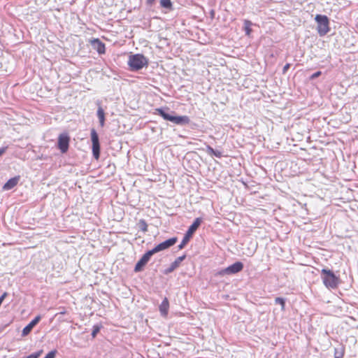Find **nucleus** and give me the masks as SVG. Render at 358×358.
I'll list each match as a JSON object with an SVG mask.
<instances>
[{"label": "nucleus", "instance_id": "f257e3e1", "mask_svg": "<svg viewBox=\"0 0 358 358\" xmlns=\"http://www.w3.org/2000/svg\"><path fill=\"white\" fill-rule=\"evenodd\" d=\"M169 110V108H156V114L160 115L162 117H163L164 120L170 121L178 125H186L188 124L190 122V119L187 115L183 116H178L175 115L174 112L171 111V113H169L167 111Z\"/></svg>", "mask_w": 358, "mask_h": 358}, {"label": "nucleus", "instance_id": "f03ea898", "mask_svg": "<svg viewBox=\"0 0 358 358\" xmlns=\"http://www.w3.org/2000/svg\"><path fill=\"white\" fill-rule=\"evenodd\" d=\"M127 64L131 71H138L144 67H148L149 60L142 54H131L129 56Z\"/></svg>", "mask_w": 358, "mask_h": 358}, {"label": "nucleus", "instance_id": "7ed1b4c3", "mask_svg": "<svg viewBox=\"0 0 358 358\" xmlns=\"http://www.w3.org/2000/svg\"><path fill=\"white\" fill-rule=\"evenodd\" d=\"M322 279L324 285L329 289H335L339 283V278L332 271L322 268L321 271Z\"/></svg>", "mask_w": 358, "mask_h": 358}, {"label": "nucleus", "instance_id": "20e7f679", "mask_svg": "<svg viewBox=\"0 0 358 358\" xmlns=\"http://www.w3.org/2000/svg\"><path fill=\"white\" fill-rule=\"evenodd\" d=\"M202 222V219L201 217H197L194 220V222L189 226L187 231H186L181 243L178 245V249L182 250L185 248V246L189 241L190 238L194 234V232L199 227L201 223Z\"/></svg>", "mask_w": 358, "mask_h": 358}, {"label": "nucleus", "instance_id": "39448f33", "mask_svg": "<svg viewBox=\"0 0 358 358\" xmlns=\"http://www.w3.org/2000/svg\"><path fill=\"white\" fill-rule=\"evenodd\" d=\"M317 23V30L320 36L326 35L329 31V21L327 15H317L315 17Z\"/></svg>", "mask_w": 358, "mask_h": 358}, {"label": "nucleus", "instance_id": "423d86ee", "mask_svg": "<svg viewBox=\"0 0 358 358\" xmlns=\"http://www.w3.org/2000/svg\"><path fill=\"white\" fill-rule=\"evenodd\" d=\"M91 141L92 143V153L95 159H98L100 156V143L97 132L94 129L91 130Z\"/></svg>", "mask_w": 358, "mask_h": 358}, {"label": "nucleus", "instance_id": "0eeeda50", "mask_svg": "<svg viewBox=\"0 0 358 358\" xmlns=\"http://www.w3.org/2000/svg\"><path fill=\"white\" fill-rule=\"evenodd\" d=\"M243 268V264L241 262H236L228 267L222 269L219 274L221 275L236 274Z\"/></svg>", "mask_w": 358, "mask_h": 358}, {"label": "nucleus", "instance_id": "6e6552de", "mask_svg": "<svg viewBox=\"0 0 358 358\" xmlns=\"http://www.w3.org/2000/svg\"><path fill=\"white\" fill-rule=\"evenodd\" d=\"M178 238L176 237L171 238L168 240H166L165 241L158 244L156 245L154 248L151 250V251L155 255V253H157L159 252H161L162 250H164L166 249L169 248L170 247L173 246L177 243Z\"/></svg>", "mask_w": 358, "mask_h": 358}, {"label": "nucleus", "instance_id": "1a4fd4ad", "mask_svg": "<svg viewBox=\"0 0 358 358\" xmlns=\"http://www.w3.org/2000/svg\"><path fill=\"white\" fill-rule=\"evenodd\" d=\"M153 252L150 250H148L146 252L142 257L138 260V262L136 263L134 271L135 272H139L141 271L143 268V267L147 264V263L150 261L151 257L153 255Z\"/></svg>", "mask_w": 358, "mask_h": 358}, {"label": "nucleus", "instance_id": "9d476101", "mask_svg": "<svg viewBox=\"0 0 358 358\" xmlns=\"http://www.w3.org/2000/svg\"><path fill=\"white\" fill-rule=\"evenodd\" d=\"M69 136L66 134H62L59 136L58 138V148L60 150L62 153L67 152L69 145Z\"/></svg>", "mask_w": 358, "mask_h": 358}, {"label": "nucleus", "instance_id": "9b49d317", "mask_svg": "<svg viewBox=\"0 0 358 358\" xmlns=\"http://www.w3.org/2000/svg\"><path fill=\"white\" fill-rule=\"evenodd\" d=\"M41 317L40 315L36 316L32 320L27 326L24 327L22 332V336H27L32 330V329L40 322Z\"/></svg>", "mask_w": 358, "mask_h": 358}, {"label": "nucleus", "instance_id": "f8f14e48", "mask_svg": "<svg viewBox=\"0 0 358 358\" xmlns=\"http://www.w3.org/2000/svg\"><path fill=\"white\" fill-rule=\"evenodd\" d=\"M185 255H182L176 258L175 261L171 264L170 266L166 269L165 273L168 274L173 272L180 266V263L185 259Z\"/></svg>", "mask_w": 358, "mask_h": 358}, {"label": "nucleus", "instance_id": "ddd939ff", "mask_svg": "<svg viewBox=\"0 0 358 358\" xmlns=\"http://www.w3.org/2000/svg\"><path fill=\"white\" fill-rule=\"evenodd\" d=\"M20 180V176H15L9 179L3 186V191H8L15 187Z\"/></svg>", "mask_w": 358, "mask_h": 358}, {"label": "nucleus", "instance_id": "4468645a", "mask_svg": "<svg viewBox=\"0 0 358 358\" xmlns=\"http://www.w3.org/2000/svg\"><path fill=\"white\" fill-rule=\"evenodd\" d=\"M169 309V302L168 299L166 297H165L159 306V310L161 313V315L166 317L168 315Z\"/></svg>", "mask_w": 358, "mask_h": 358}, {"label": "nucleus", "instance_id": "2eb2a0df", "mask_svg": "<svg viewBox=\"0 0 358 358\" xmlns=\"http://www.w3.org/2000/svg\"><path fill=\"white\" fill-rule=\"evenodd\" d=\"M92 45L96 50L99 54H103L106 51L105 44L99 38H94L92 41Z\"/></svg>", "mask_w": 358, "mask_h": 358}, {"label": "nucleus", "instance_id": "dca6fc26", "mask_svg": "<svg viewBox=\"0 0 358 358\" xmlns=\"http://www.w3.org/2000/svg\"><path fill=\"white\" fill-rule=\"evenodd\" d=\"M97 117L99 120V124L101 127L104 126L105 124V113L102 107L99 106L97 110Z\"/></svg>", "mask_w": 358, "mask_h": 358}, {"label": "nucleus", "instance_id": "f3484780", "mask_svg": "<svg viewBox=\"0 0 358 358\" xmlns=\"http://www.w3.org/2000/svg\"><path fill=\"white\" fill-rule=\"evenodd\" d=\"M252 24V23L250 20H244V27L243 28H244L245 34L247 36H250V34L252 32V29H251Z\"/></svg>", "mask_w": 358, "mask_h": 358}, {"label": "nucleus", "instance_id": "a211bd4d", "mask_svg": "<svg viewBox=\"0 0 358 358\" xmlns=\"http://www.w3.org/2000/svg\"><path fill=\"white\" fill-rule=\"evenodd\" d=\"M160 5L162 7L169 10H171L173 8V4L171 0H161Z\"/></svg>", "mask_w": 358, "mask_h": 358}, {"label": "nucleus", "instance_id": "6ab92c4d", "mask_svg": "<svg viewBox=\"0 0 358 358\" xmlns=\"http://www.w3.org/2000/svg\"><path fill=\"white\" fill-rule=\"evenodd\" d=\"M207 152L209 154V155H214L217 157H222V153L221 152L218 151V150H214L212 147L210 146H208L207 147Z\"/></svg>", "mask_w": 358, "mask_h": 358}, {"label": "nucleus", "instance_id": "aec40b11", "mask_svg": "<svg viewBox=\"0 0 358 358\" xmlns=\"http://www.w3.org/2000/svg\"><path fill=\"white\" fill-rule=\"evenodd\" d=\"M138 225L139 229L142 231L146 232L148 231V224L144 220H140Z\"/></svg>", "mask_w": 358, "mask_h": 358}, {"label": "nucleus", "instance_id": "412c9836", "mask_svg": "<svg viewBox=\"0 0 358 358\" xmlns=\"http://www.w3.org/2000/svg\"><path fill=\"white\" fill-rule=\"evenodd\" d=\"M275 303L280 305L282 310H285V299L281 298V297H276L275 299Z\"/></svg>", "mask_w": 358, "mask_h": 358}, {"label": "nucleus", "instance_id": "4be33fe9", "mask_svg": "<svg viewBox=\"0 0 358 358\" xmlns=\"http://www.w3.org/2000/svg\"><path fill=\"white\" fill-rule=\"evenodd\" d=\"M100 331V327L97 325H95L93 327V330H92V336L93 338H94L96 334L99 332Z\"/></svg>", "mask_w": 358, "mask_h": 358}, {"label": "nucleus", "instance_id": "5701e85b", "mask_svg": "<svg viewBox=\"0 0 358 358\" xmlns=\"http://www.w3.org/2000/svg\"><path fill=\"white\" fill-rule=\"evenodd\" d=\"M57 354V350H53L48 352L44 358H55Z\"/></svg>", "mask_w": 358, "mask_h": 358}, {"label": "nucleus", "instance_id": "b1692460", "mask_svg": "<svg viewBox=\"0 0 358 358\" xmlns=\"http://www.w3.org/2000/svg\"><path fill=\"white\" fill-rule=\"evenodd\" d=\"M321 74H322V72H321V71H316L315 73H314L310 76V78H311V79H315V78H317V77H319Z\"/></svg>", "mask_w": 358, "mask_h": 358}, {"label": "nucleus", "instance_id": "393cba45", "mask_svg": "<svg viewBox=\"0 0 358 358\" xmlns=\"http://www.w3.org/2000/svg\"><path fill=\"white\" fill-rule=\"evenodd\" d=\"M289 67H290V64H286L284 66L283 69H282L283 73H286L287 71V70L289 69Z\"/></svg>", "mask_w": 358, "mask_h": 358}, {"label": "nucleus", "instance_id": "a878e982", "mask_svg": "<svg viewBox=\"0 0 358 358\" xmlns=\"http://www.w3.org/2000/svg\"><path fill=\"white\" fill-rule=\"evenodd\" d=\"M7 150V147L0 148V156H1Z\"/></svg>", "mask_w": 358, "mask_h": 358}, {"label": "nucleus", "instance_id": "bb28decb", "mask_svg": "<svg viewBox=\"0 0 358 358\" xmlns=\"http://www.w3.org/2000/svg\"><path fill=\"white\" fill-rule=\"evenodd\" d=\"M155 0H147V3L152 5L155 2Z\"/></svg>", "mask_w": 358, "mask_h": 358}, {"label": "nucleus", "instance_id": "cd10ccee", "mask_svg": "<svg viewBox=\"0 0 358 358\" xmlns=\"http://www.w3.org/2000/svg\"><path fill=\"white\" fill-rule=\"evenodd\" d=\"M253 254H254V252L250 251V252L248 254V256H252Z\"/></svg>", "mask_w": 358, "mask_h": 358}, {"label": "nucleus", "instance_id": "c85d7f7f", "mask_svg": "<svg viewBox=\"0 0 358 358\" xmlns=\"http://www.w3.org/2000/svg\"><path fill=\"white\" fill-rule=\"evenodd\" d=\"M160 358H162V357H160Z\"/></svg>", "mask_w": 358, "mask_h": 358}]
</instances>
